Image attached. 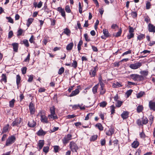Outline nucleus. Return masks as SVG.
Returning <instances> with one entry per match:
<instances>
[{
    "label": "nucleus",
    "mask_w": 155,
    "mask_h": 155,
    "mask_svg": "<svg viewBox=\"0 0 155 155\" xmlns=\"http://www.w3.org/2000/svg\"><path fill=\"white\" fill-rule=\"evenodd\" d=\"M70 149L72 152H77V150L79 148L77 144L73 141H71L69 145Z\"/></svg>",
    "instance_id": "obj_1"
},
{
    "label": "nucleus",
    "mask_w": 155,
    "mask_h": 155,
    "mask_svg": "<svg viewBox=\"0 0 155 155\" xmlns=\"http://www.w3.org/2000/svg\"><path fill=\"white\" fill-rule=\"evenodd\" d=\"M51 114L48 115V117L49 119L53 118L54 119H57V116L55 114V108L54 106H53L50 108Z\"/></svg>",
    "instance_id": "obj_2"
},
{
    "label": "nucleus",
    "mask_w": 155,
    "mask_h": 155,
    "mask_svg": "<svg viewBox=\"0 0 155 155\" xmlns=\"http://www.w3.org/2000/svg\"><path fill=\"white\" fill-rule=\"evenodd\" d=\"M15 140V137L14 136L9 137L6 140V145L8 146L12 144V143L14 142Z\"/></svg>",
    "instance_id": "obj_3"
},
{
    "label": "nucleus",
    "mask_w": 155,
    "mask_h": 155,
    "mask_svg": "<svg viewBox=\"0 0 155 155\" xmlns=\"http://www.w3.org/2000/svg\"><path fill=\"white\" fill-rule=\"evenodd\" d=\"M72 136L70 134H68L65 135L62 140L63 143L66 145L69 142L70 140L72 139Z\"/></svg>",
    "instance_id": "obj_4"
},
{
    "label": "nucleus",
    "mask_w": 155,
    "mask_h": 155,
    "mask_svg": "<svg viewBox=\"0 0 155 155\" xmlns=\"http://www.w3.org/2000/svg\"><path fill=\"white\" fill-rule=\"evenodd\" d=\"M131 79L134 81H140L141 80L142 76L137 74H132L130 75Z\"/></svg>",
    "instance_id": "obj_5"
},
{
    "label": "nucleus",
    "mask_w": 155,
    "mask_h": 155,
    "mask_svg": "<svg viewBox=\"0 0 155 155\" xmlns=\"http://www.w3.org/2000/svg\"><path fill=\"white\" fill-rule=\"evenodd\" d=\"M142 65V64L140 62H137L135 63L131 64L130 65V68L133 69L135 70L139 68Z\"/></svg>",
    "instance_id": "obj_6"
},
{
    "label": "nucleus",
    "mask_w": 155,
    "mask_h": 155,
    "mask_svg": "<svg viewBox=\"0 0 155 155\" xmlns=\"http://www.w3.org/2000/svg\"><path fill=\"white\" fill-rule=\"evenodd\" d=\"M22 121L21 119V118H16L12 122L11 125L13 127H18V125L21 123Z\"/></svg>",
    "instance_id": "obj_7"
},
{
    "label": "nucleus",
    "mask_w": 155,
    "mask_h": 155,
    "mask_svg": "<svg viewBox=\"0 0 155 155\" xmlns=\"http://www.w3.org/2000/svg\"><path fill=\"white\" fill-rule=\"evenodd\" d=\"M97 66H96L92 68L90 71L89 72V74L91 77H94L96 75V72L97 70Z\"/></svg>",
    "instance_id": "obj_8"
},
{
    "label": "nucleus",
    "mask_w": 155,
    "mask_h": 155,
    "mask_svg": "<svg viewBox=\"0 0 155 155\" xmlns=\"http://www.w3.org/2000/svg\"><path fill=\"white\" fill-rule=\"evenodd\" d=\"M29 107L30 113L32 114H34L35 109L34 104L32 103L31 102L29 105Z\"/></svg>",
    "instance_id": "obj_9"
},
{
    "label": "nucleus",
    "mask_w": 155,
    "mask_h": 155,
    "mask_svg": "<svg viewBox=\"0 0 155 155\" xmlns=\"http://www.w3.org/2000/svg\"><path fill=\"white\" fill-rule=\"evenodd\" d=\"M148 30L150 32H155V26L149 23L148 25Z\"/></svg>",
    "instance_id": "obj_10"
},
{
    "label": "nucleus",
    "mask_w": 155,
    "mask_h": 155,
    "mask_svg": "<svg viewBox=\"0 0 155 155\" xmlns=\"http://www.w3.org/2000/svg\"><path fill=\"white\" fill-rule=\"evenodd\" d=\"M149 106L150 109L155 111V102L152 101H150Z\"/></svg>",
    "instance_id": "obj_11"
},
{
    "label": "nucleus",
    "mask_w": 155,
    "mask_h": 155,
    "mask_svg": "<svg viewBox=\"0 0 155 155\" xmlns=\"http://www.w3.org/2000/svg\"><path fill=\"white\" fill-rule=\"evenodd\" d=\"M41 120L43 123H48V118L44 115L41 114Z\"/></svg>",
    "instance_id": "obj_12"
},
{
    "label": "nucleus",
    "mask_w": 155,
    "mask_h": 155,
    "mask_svg": "<svg viewBox=\"0 0 155 155\" xmlns=\"http://www.w3.org/2000/svg\"><path fill=\"white\" fill-rule=\"evenodd\" d=\"M57 10L61 14V15L64 18H65V14L64 10L62 9L61 7H58L57 8Z\"/></svg>",
    "instance_id": "obj_13"
},
{
    "label": "nucleus",
    "mask_w": 155,
    "mask_h": 155,
    "mask_svg": "<svg viewBox=\"0 0 155 155\" xmlns=\"http://www.w3.org/2000/svg\"><path fill=\"white\" fill-rule=\"evenodd\" d=\"M129 113L127 111H124L122 114H121V116L123 119H127L128 117Z\"/></svg>",
    "instance_id": "obj_14"
},
{
    "label": "nucleus",
    "mask_w": 155,
    "mask_h": 155,
    "mask_svg": "<svg viewBox=\"0 0 155 155\" xmlns=\"http://www.w3.org/2000/svg\"><path fill=\"white\" fill-rule=\"evenodd\" d=\"M28 125L30 127H34L36 125V122L33 120H30L28 123Z\"/></svg>",
    "instance_id": "obj_15"
},
{
    "label": "nucleus",
    "mask_w": 155,
    "mask_h": 155,
    "mask_svg": "<svg viewBox=\"0 0 155 155\" xmlns=\"http://www.w3.org/2000/svg\"><path fill=\"white\" fill-rule=\"evenodd\" d=\"M122 86L121 83H119L118 82H115L113 83L112 87L113 88H118Z\"/></svg>",
    "instance_id": "obj_16"
},
{
    "label": "nucleus",
    "mask_w": 155,
    "mask_h": 155,
    "mask_svg": "<svg viewBox=\"0 0 155 155\" xmlns=\"http://www.w3.org/2000/svg\"><path fill=\"white\" fill-rule=\"evenodd\" d=\"M114 129L111 128L109 130L106 131V134L108 136H111L114 133Z\"/></svg>",
    "instance_id": "obj_17"
},
{
    "label": "nucleus",
    "mask_w": 155,
    "mask_h": 155,
    "mask_svg": "<svg viewBox=\"0 0 155 155\" xmlns=\"http://www.w3.org/2000/svg\"><path fill=\"white\" fill-rule=\"evenodd\" d=\"M78 107H79L81 110H84L85 109V107L84 106L82 107L81 105L79 104L75 105L72 106L73 108L75 110L78 108Z\"/></svg>",
    "instance_id": "obj_18"
},
{
    "label": "nucleus",
    "mask_w": 155,
    "mask_h": 155,
    "mask_svg": "<svg viewBox=\"0 0 155 155\" xmlns=\"http://www.w3.org/2000/svg\"><path fill=\"white\" fill-rule=\"evenodd\" d=\"M12 45L13 47L14 51L17 52L18 47V44L17 43H13L12 44Z\"/></svg>",
    "instance_id": "obj_19"
},
{
    "label": "nucleus",
    "mask_w": 155,
    "mask_h": 155,
    "mask_svg": "<svg viewBox=\"0 0 155 155\" xmlns=\"http://www.w3.org/2000/svg\"><path fill=\"white\" fill-rule=\"evenodd\" d=\"M79 92V90L78 89H76L74 91H72L70 95V97L74 96L78 94Z\"/></svg>",
    "instance_id": "obj_20"
},
{
    "label": "nucleus",
    "mask_w": 155,
    "mask_h": 155,
    "mask_svg": "<svg viewBox=\"0 0 155 155\" xmlns=\"http://www.w3.org/2000/svg\"><path fill=\"white\" fill-rule=\"evenodd\" d=\"M9 127V125L8 124H7L4 127L3 129V130L2 133H5L8 131Z\"/></svg>",
    "instance_id": "obj_21"
},
{
    "label": "nucleus",
    "mask_w": 155,
    "mask_h": 155,
    "mask_svg": "<svg viewBox=\"0 0 155 155\" xmlns=\"http://www.w3.org/2000/svg\"><path fill=\"white\" fill-rule=\"evenodd\" d=\"M139 145V143L137 141H135L132 144V146L134 148H136Z\"/></svg>",
    "instance_id": "obj_22"
},
{
    "label": "nucleus",
    "mask_w": 155,
    "mask_h": 155,
    "mask_svg": "<svg viewBox=\"0 0 155 155\" xmlns=\"http://www.w3.org/2000/svg\"><path fill=\"white\" fill-rule=\"evenodd\" d=\"M73 43L71 42L68 44L66 47V49L67 50H71L73 46Z\"/></svg>",
    "instance_id": "obj_23"
},
{
    "label": "nucleus",
    "mask_w": 155,
    "mask_h": 155,
    "mask_svg": "<svg viewBox=\"0 0 155 155\" xmlns=\"http://www.w3.org/2000/svg\"><path fill=\"white\" fill-rule=\"evenodd\" d=\"M44 145V140H40L38 143V146L39 147V150H41Z\"/></svg>",
    "instance_id": "obj_24"
},
{
    "label": "nucleus",
    "mask_w": 155,
    "mask_h": 155,
    "mask_svg": "<svg viewBox=\"0 0 155 155\" xmlns=\"http://www.w3.org/2000/svg\"><path fill=\"white\" fill-rule=\"evenodd\" d=\"M1 81H4L5 83L7 82V77L5 74H2Z\"/></svg>",
    "instance_id": "obj_25"
},
{
    "label": "nucleus",
    "mask_w": 155,
    "mask_h": 155,
    "mask_svg": "<svg viewBox=\"0 0 155 155\" xmlns=\"http://www.w3.org/2000/svg\"><path fill=\"white\" fill-rule=\"evenodd\" d=\"M46 132L42 130H39L37 132V134L38 136H42L45 135Z\"/></svg>",
    "instance_id": "obj_26"
},
{
    "label": "nucleus",
    "mask_w": 155,
    "mask_h": 155,
    "mask_svg": "<svg viewBox=\"0 0 155 155\" xmlns=\"http://www.w3.org/2000/svg\"><path fill=\"white\" fill-rule=\"evenodd\" d=\"M63 33L69 36L71 33V31L69 29L66 28L64 29Z\"/></svg>",
    "instance_id": "obj_27"
},
{
    "label": "nucleus",
    "mask_w": 155,
    "mask_h": 155,
    "mask_svg": "<svg viewBox=\"0 0 155 155\" xmlns=\"http://www.w3.org/2000/svg\"><path fill=\"white\" fill-rule=\"evenodd\" d=\"M142 125L143 124L145 125L147 124L148 122V120L147 117H143L142 118Z\"/></svg>",
    "instance_id": "obj_28"
},
{
    "label": "nucleus",
    "mask_w": 155,
    "mask_h": 155,
    "mask_svg": "<svg viewBox=\"0 0 155 155\" xmlns=\"http://www.w3.org/2000/svg\"><path fill=\"white\" fill-rule=\"evenodd\" d=\"M16 84H17L18 86V85H19V83L20 82V81L21 80V77H20V75H16Z\"/></svg>",
    "instance_id": "obj_29"
},
{
    "label": "nucleus",
    "mask_w": 155,
    "mask_h": 155,
    "mask_svg": "<svg viewBox=\"0 0 155 155\" xmlns=\"http://www.w3.org/2000/svg\"><path fill=\"white\" fill-rule=\"evenodd\" d=\"M34 20V18H29L27 21V26L28 27L31 24L32 22H33V21Z\"/></svg>",
    "instance_id": "obj_30"
},
{
    "label": "nucleus",
    "mask_w": 155,
    "mask_h": 155,
    "mask_svg": "<svg viewBox=\"0 0 155 155\" xmlns=\"http://www.w3.org/2000/svg\"><path fill=\"white\" fill-rule=\"evenodd\" d=\"M143 109V107L142 105L138 106L137 108V111L139 113L141 112Z\"/></svg>",
    "instance_id": "obj_31"
},
{
    "label": "nucleus",
    "mask_w": 155,
    "mask_h": 155,
    "mask_svg": "<svg viewBox=\"0 0 155 155\" xmlns=\"http://www.w3.org/2000/svg\"><path fill=\"white\" fill-rule=\"evenodd\" d=\"M145 94V92L143 91H141L140 93L137 94V97L138 98L142 97L143 95Z\"/></svg>",
    "instance_id": "obj_32"
},
{
    "label": "nucleus",
    "mask_w": 155,
    "mask_h": 155,
    "mask_svg": "<svg viewBox=\"0 0 155 155\" xmlns=\"http://www.w3.org/2000/svg\"><path fill=\"white\" fill-rule=\"evenodd\" d=\"M145 37V35L143 34H140L138 35L137 37V39L138 40L140 41L143 40Z\"/></svg>",
    "instance_id": "obj_33"
},
{
    "label": "nucleus",
    "mask_w": 155,
    "mask_h": 155,
    "mask_svg": "<svg viewBox=\"0 0 155 155\" xmlns=\"http://www.w3.org/2000/svg\"><path fill=\"white\" fill-rule=\"evenodd\" d=\"M83 43V42L82 40L81 39H80L79 43L78 45V50L79 51L81 49V46L82 45Z\"/></svg>",
    "instance_id": "obj_34"
},
{
    "label": "nucleus",
    "mask_w": 155,
    "mask_h": 155,
    "mask_svg": "<svg viewBox=\"0 0 155 155\" xmlns=\"http://www.w3.org/2000/svg\"><path fill=\"white\" fill-rule=\"evenodd\" d=\"M95 126L97 127L100 130H103V127L101 124L100 123L97 124L95 125Z\"/></svg>",
    "instance_id": "obj_35"
},
{
    "label": "nucleus",
    "mask_w": 155,
    "mask_h": 155,
    "mask_svg": "<svg viewBox=\"0 0 155 155\" xmlns=\"http://www.w3.org/2000/svg\"><path fill=\"white\" fill-rule=\"evenodd\" d=\"M103 34L104 36L106 37H108L109 36L108 32L107 30L104 29L103 30Z\"/></svg>",
    "instance_id": "obj_36"
},
{
    "label": "nucleus",
    "mask_w": 155,
    "mask_h": 155,
    "mask_svg": "<svg viewBox=\"0 0 155 155\" xmlns=\"http://www.w3.org/2000/svg\"><path fill=\"white\" fill-rule=\"evenodd\" d=\"M15 101V99H13L9 101V107H14Z\"/></svg>",
    "instance_id": "obj_37"
},
{
    "label": "nucleus",
    "mask_w": 155,
    "mask_h": 155,
    "mask_svg": "<svg viewBox=\"0 0 155 155\" xmlns=\"http://www.w3.org/2000/svg\"><path fill=\"white\" fill-rule=\"evenodd\" d=\"M107 103L105 101H103L100 103V107H106Z\"/></svg>",
    "instance_id": "obj_38"
},
{
    "label": "nucleus",
    "mask_w": 155,
    "mask_h": 155,
    "mask_svg": "<svg viewBox=\"0 0 155 155\" xmlns=\"http://www.w3.org/2000/svg\"><path fill=\"white\" fill-rule=\"evenodd\" d=\"M133 90H129L127 91L126 93V94L127 97H128L131 94Z\"/></svg>",
    "instance_id": "obj_39"
},
{
    "label": "nucleus",
    "mask_w": 155,
    "mask_h": 155,
    "mask_svg": "<svg viewBox=\"0 0 155 155\" xmlns=\"http://www.w3.org/2000/svg\"><path fill=\"white\" fill-rule=\"evenodd\" d=\"M23 43L27 47H28L29 46V44L28 42V41L27 39H24L23 41Z\"/></svg>",
    "instance_id": "obj_40"
},
{
    "label": "nucleus",
    "mask_w": 155,
    "mask_h": 155,
    "mask_svg": "<svg viewBox=\"0 0 155 155\" xmlns=\"http://www.w3.org/2000/svg\"><path fill=\"white\" fill-rule=\"evenodd\" d=\"M78 63L76 61H74L73 62L72 64V66L74 68H76L77 67Z\"/></svg>",
    "instance_id": "obj_41"
},
{
    "label": "nucleus",
    "mask_w": 155,
    "mask_h": 155,
    "mask_svg": "<svg viewBox=\"0 0 155 155\" xmlns=\"http://www.w3.org/2000/svg\"><path fill=\"white\" fill-rule=\"evenodd\" d=\"M153 118L154 117L152 115H150L149 117V119L150 121V124H151L153 120Z\"/></svg>",
    "instance_id": "obj_42"
},
{
    "label": "nucleus",
    "mask_w": 155,
    "mask_h": 155,
    "mask_svg": "<svg viewBox=\"0 0 155 155\" xmlns=\"http://www.w3.org/2000/svg\"><path fill=\"white\" fill-rule=\"evenodd\" d=\"M65 10L67 13H70L71 12V10L70 6L68 5H67L65 7Z\"/></svg>",
    "instance_id": "obj_43"
},
{
    "label": "nucleus",
    "mask_w": 155,
    "mask_h": 155,
    "mask_svg": "<svg viewBox=\"0 0 155 155\" xmlns=\"http://www.w3.org/2000/svg\"><path fill=\"white\" fill-rule=\"evenodd\" d=\"M122 102L120 101H117V102L116 104V106L117 107H120L122 105Z\"/></svg>",
    "instance_id": "obj_44"
},
{
    "label": "nucleus",
    "mask_w": 155,
    "mask_h": 155,
    "mask_svg": "<svg viewBox=\"0 0 155 155\" xmlns=\"http://www.w3.org/2000/svg\"><path fill=\"white\" fill-rule=\"evenodd\" d=\"M104 87H101V91L100 93L101 94H104L106 91L105 89L104 88Z\"/></svg>",
    "instance_id": "obj_45"
},
{
    "label": "nucleus",
    "mask_w": 155,
    "mask_h": 155,
    "mask_svg": "<svg viewBox=\"0 0 155 155\" xmlns=\"http://www.w3.org/2000/svg\"><path fill=\"white\" fill-rule=\"evenodd\" d=\"M64 71V68L63 67H61L59 69L58 71V74L61 75L62 74Z\"/></svg>",
    "instance_id": "obj_46"
},
{
    "label": "nucleus",
    "mask_w": 155,
    "mask_h": 155,
    "mask_svg": "<svg viewBox=\"0 0 155 155\" xmlns=\"http://www.w3.org/2000/svg\"><path fill=\"white\" fill-rule=\"evenodd\" d=\"M98 86L97 85L94 87L92 89V91L94 94H95L97 92Z\"/></svg>",
    "instance_id": "obj_47"
},
{
    "label": "nucleus",
    "mask_w": 155,
    "mask_h": 155,
    "mask_svg": "<svg viewBox=\"0 0 155 155\" xmlns=\"http://www.w3.org/2000/svg\"><path fill=\"white\" fill-rule=\"evenodd\" d=\"M136 123L139 126H142V120L140 119H138L136 121Z\"/></svg>",
    "instance_id": "obj_48"
},
{
    "label": "nucleus",
    "mask_w": 155,
    "mask_h": 155,
    "mask_svg": "<svg viewBox=\"0 0 155 155\" xmlns=\"http://www.w3.org/2000/svg\"><path fill=\"white\" fill-rule=\"evenodd\" d=\"M6 19L8 20V22L11 23H13L14 21L13 19L10 17H7Z\"/></svg>",
    "instance_id": "obj_49"
},
{
    "label": "nucleus",
    "mask_w": 155,
    "mask_h": 155,
    "mask_svg": "<svg viewBox=\"0 0 155 155\" xmlns=\"http://www.w3.org/2000/svg\"><path fill=\"white\" fill-rule=\"evenodd\" d=\"M49 149V147L48 146L44 147H43V150L44 152L45 153H47Z\"/></svg>",
    "instance_id": "obj_50"
},
{
    "label": "nucleus",
    "mask_w": 155,
    "mask_h": 155,
    "mask_svg": "<svg viewBox=\"0 0 155 155\" xmlns=\"http://www.w3.org/2000/svg\"><path fill=\"white\" fill-rule=\"evenodd\" d=\"M110 108L111 109V114H113L115 112V107L114 105H112L110 107Z\"/></svg>",
    "instance_id": "obj_51"
},
{
    "label": "nucleus",
    "mask_w": 155,
    "mask_h": 155,
    "mask_svg": "<svg viewBox=\"0 0 155 155\" xmlns=\"http://www.w3.org/2000/svg\"><path fill=\"white\" fill-rule=\"evenodd\" d=\"M97 135H94L92 136L91 138V140L94 141L97 139Z\"/></svg>",
    "instance_id": "obj_52"
},
{
    "label": "nucleus",
    "mask_w": 155,
    "mask_h": 155,
    "mask_svg": "<svg viewBox=\"0 0 155 155\" xmlns=\"http://www.w3.org/2000/svg\"><path fill=\"white\" fill-rule=\"evenodd\" d=\"M93 115V114L92 113H89L88 114L85 118V120H87L89 119L90 117H91Z\"/></svg>",
    "instance_id": "obj_53"
},
{
    "label": "nucleus",
    "mask_w": 155,
    "mask_h": 155,
    "mask_svg": "<svg viewBox=\"0 0 155 155\" xmlns=\"http://www.w3.org/2000/svg\"><path fill=\"white\" fill-rule=\"evenodd\" d=\"M84 37L85 40L87 41H90V39L89 38L87 34L86 33L84 35Z\"/></svg>",
    "instance_id": "obj_54"
},
{
    "label": "nucleus",
    "mask_w": 155,
    "mask_h": 155,
    "mask_svg": "<svg viewBox=\"0 0 155 155\" xmlns=\"http://www.w3.org/2000/svg\"><path fill=\"white\" fill-rule=\"evenodd\" d=\"M29 78L28 80V81L29 82H32L33 79V75H31L28 76Z\"/></svg>",
    "instance_id": "obj_55"
},
{
    "label": "nucleus",
    "mask_w": 155,
    "mask_h": 155,
    "mask_svg": "<svg viewBox=\"0 0 155 155\" xmlns=\"http://www.w3.org/2000/svg\"><path fill=\"white\" fill-rule=\"evenodd\" d=\"M134 36V33H130L127 35V38L128 39H130L131 38H133Z\"/></svg>",
    "instance_id": "obj_56"
},
{
    "label": "nucleus",
    "mask_w": 155,
    "mask_h": 155,
    "mask_svg": "<svg viewBox=\"0 0 155 155\" xmlns=\"http://www.w3.org/2000/svg\"><path fill=\"white\" fill-rule=\"evenodd\" d=\"M121 32H122L121 29V28H120L119 29V31L117 32V33L116 35H115V36L116 37H118L120 36L121 33Z\"/></svg>",
    "instance_id": "obj_57"
},
{
    "label": "nucleus",
    "mask_w": 155,
    "mask_h": 155,
    "mask_svg": "<svg viewBox=\"0 0 155 155\" xmlns=\"http://www.w3.org/2000/svg\"><path fill=\"white\" fill-rule=\"evenodd\" d=\"M79 12L80 14H81L82 12V10L80 2L79 3Z\"/></svg>",
    "instance_id": "obj_58"
},
{
    "label": "nucleus",
    "mask_w": 155,
    "mask_h": 155,
    "mask_svg": "<svg viewBox=\"0 0 155 155\" xmlns=\"http://www.w3.org/2000/svg\"><path fill=\"white\" fill-rule=\"evenodd\" d=\"M27 68L26 67H24L21 69L22 74H25L26 72Z\"/></svg>",
    "instance_id": "obj_59"
},
{
    "label": "nucleus",
    "mask_w": 155,
    "mask_h": 155,
    "mask_svg": "<svg viewBox=\"0 0 155 155\" xmlns=\"http://www.w3.org/2000/svg\"><path fill=\"white\" fill-rule=\"evenodd\" d=\"M23 32V30L21 29H19L18 31V36H20L21 35Z\"/></svg>",
    "instance_id": "obj_60"
},
{
    "label": "nucleus",
    "mask_w": 155,
    "mask_h": 155,
    "mask_svg": "<svg viewBox=\"0 0 155 155\" xmlns=\"http://www.w3.org/2000/svg\"><path fill=\"white\" fill-rule=\"evenodd\" d=\"M30 54H29L26 58L24 60V61L25 62H29L30 60Z\"/></svg>",
    "instance_id": "obj_61"
},
{
    "label": "nucleus",
    "mask_w": 155,
    "mask_h": 155,
    "mask_svg": "<svg viewBox=\"0 0 155 155\" xmlns=\"http://www.w3.org/2000/svg\"><path fill=\"white\" fill-rule=\"evenodd\" d=\"M134 28L133 27H131L130 26L129 30V33H133V32H134Z\"/></svg>",
    "instance_id": "obj_62"
},
{
    "label": "nucleus",
    "mask_w": 155,
    "mask_h": 155,
    "mask_svg": "<svg viewBox=\"0 0 155 155\" xmlns=\"http://www.w3.org/2000/svg\"><path fill=\"white\" fill-rule=\"evenodd\" d=\"M59 147L58 146H54V150L55 153H57L58 152V150L59 149Z\"/></svg>",
    "instance_id": "obj_63"
},
{
    "label": "nucleus",
    "mask_w": 155,
    "mask_h": 155,
    "mask_svg": "<svg viewBox=\"0 0 155 155\" xmlns=\"http://www.w3.org/2000/svg\"><path fill=\"white\" fill-rule=\"evenodd\" d=\"M45 89L44 88H40L38 89V92H44L45 91Z\"/></svg>",
    "instance_id": "obj_64"
}]
</instances>
